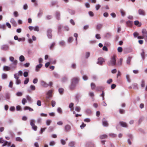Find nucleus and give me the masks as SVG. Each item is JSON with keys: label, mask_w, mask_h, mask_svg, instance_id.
I'll use <instances>...</instances> for the list:
<instances>
[{"label": "nucleus", "mask_w": 147, "mask_h": 147, "mask_svg": "<svg viewBox=\"0 0 147 147\" xmlns=\"http://www.w3.org/2000/svg\"><path fill=\"white\" fill-rule=\"evenodd\" d=\"M5 98L6 99H9L10 98V95L8 93H6L5 96Z\"/></svg>", "instance_id": "obj_48"}, {"label": "nucleus", "mask_w": 147, "mask_h": 147, "mask_svg": "<svg viewBox=\"0 0 147 147\" xmlns=\"http://www.w3.org/2000/svg\"><path fill=\"white\" fill-rule=\"evenodd\" d=\"M1 50L6 51L9 49V47L7 45L4 44L1 46Z\"/></svg>", "instance_id": "obj_6"}, {"label": "nucleus", "mask_w": 147, "mask_h": 147, "mask_svg": "<svg viewBox=\"0 0 147 147\" xmlns=\"http://www.w3.org/2000/svg\"><path fill=\"white\" fill-rule=\"evenodd\" d=\"M132 87L134 89H137L138 88V84L136 83H133L132 85Z\"/></svg>", "instance_id": "obj_25"}, {"label": "nucleus", "mask_w": 147, "mask_h": 147, "mask_svg": "<svg viewBox=\"0 0 147 147\" xmlns=\"http://www.w3.org/2000/svg\"><path fill=\"white\" fill-rule=\"evenodd\" d=\"M71 126L69 125H66L64 127L65 130L66 132H69L71 129Z\"/></svg>", "instance_id": "obj_10"}, {"label": "nucleus", "mask_w": 147, "mask_h": 147, "mask_svg": "<svg viewBox=\"0 0 147 147\" xmlns=\"http://www.w3.org/2000/svg\"><path fill=\"white\" fill-rule=\"evenodd\" d=\"M9 59L10 61L13 62V65H15V66L16 67L18 62L17 60L16 59L15 60L14 58L12 56H11L9 57Z\"/></svg>", "instance_id": "obj_5"}, {"label": "nucleus", "mask_w": 147, "mask_h": 147, "mask_svg": "<svg viewBox=\"0 0 147 147\" xmlns=\"http://www.w3.org/2000/svg\"><path fill=\"white\" fill-rule=\"evenodd\" d=\"M55 16L56 18V19L58 20H59L60 19V12L58 11H56L55 13Z\"/></svg>", "instance_id": "obj_13"}, {"label": "nucleus", "mask_w": 147, "mask_h": 147, "mask_svg": "<svg viewBox=\"0 0 147 147\" xmlns=\"http://www.w3.org/2000/svg\"><path fill=\"white\" fill-rule=\"evenodd\" d=\"M30 89L32 90L33 91L35 89V86L33 85H31L30 87Z\"/></svg>", "instance_id": "obj_64"}, {"label": "nucleus", "mask_w": 147, "mask_h": 147, "mask_svg": "<svg viewBox=\"0 0 147 147\" xmlns=\"http://www.w3.org/2000/svg\"><path fill=\"white\" fill-rule=\"evenodd\" d=\"M13 14L15 17H17L18 16V13L17 11H15L13 12Z\"/></svg>", "instance_id": "obj_55"}, {"label": "nucleus", "mask_w": 147, "mask_h": 147, "mask_svg": "<svg viewBox=\"0 0 147 147\" xmlns=\"http://www.w3.org/2000/svg\"><path fill=\"white\" fill-rule=\"evenodd\" d=\"M107 64L110 66H114L116 65V59L115 56H113L111 57L110 60L108 61Z\"/></svg>", "instance_id": "obj_2"}, {"label": "nucleus", "mask_w": 147, "mask_h": 147, "mask_svg": "<svg viewBox=\"0 0 147 147\" xmlns=\"http://www.w3.org/2000/svg\"><path fill=\"white\" fill-rule=\"evenodd\" d=\"M127 136L129 138V139H130L131 140H132L133 139V135L131 134H129L127 135Z\"/></svg>", "instance_id": "obj_50"}, {"label": "nucleus", "mask_w": 147, "mask_h": 147, "mask_svg": "<svg viewBox=\"0 0 147 147\" xmlns=\"http://www.w3.org/2000/svg\"><path fill=\"white\" fill-rule=\"evenodd\" d=\"M109 135L112 138H115L116 136V134L113 133H110Z\"/></svg>", "instance_id": "obj_54"}, {"label": "nucleus", "mask_w": 147, "mask_h": 147, "mask_svg": "<svg viewBox=\"0 0 147 147\" xmlns=\"http://www.w3.org/2000/svg\"><path fill=\"white\" fill-rule=\"evenodd\" d=\"M46 127H45L43 128H41L40 129V130L39 132V133L40 134H42L44 131L46 129Z\"/></svg>", "instance_id": "obj_37"}, {"label": "nucleus", "mask_w": 147, "mask_h": 147, "mask_svg": "<svg viewBox=\"0 0 147 147\" xmlns=\"http://www.w3.org/2000/svg\"><path fill=\"white\" fill-rule=\"evenodd\" d=\"M142 32L144 38H146L147 39V31L145 29H143Z\"/></svg>", "instance_id": "obj_9"}, {"label": "nucleus", "mask_w": 147, "mask_h": 147, "mask_svg": "<svg viewBox=\"0 0 147 147\" xmlns=\"http://www.w3.org/2000/svg\"><path fill=\"white\" fill-rule=\"evenodd\" d=\"M103 26V24H102L98 23L96 26V28L98 30H100Z\"/></svg>", "instance_id": "obj_17"}, {"label": "nucleus", "mask_w": 147, "mask_h": 147, "mask_svg": "<svg viewBox=\"0 0 147 147\" xmlns=\"http://www.w3.org/2000/svg\"><path fill=\"white\" fill-rule=\"evenodd\" d=\"M104 61V59L101 57L99 58L98 59V61L97 62V64L99 65H102Z\"/></svg>", "instance_id": "obj_14"}, {"label": "nucleus", "mask_w": 147, "mask_h": 147, "mask_svg": "<svg viewBox=\"0 0 147 147\" xmlns=\"http://www.w3.org/2000/svg\"><path fill=\"white\" fill-rule=\"evenodd\" d=\"M67 78L65 76L62 78L61 81L62 82H65L67 81Z\"/></svg>", "instance_id": "obj_47"}, {"label": "nucleus", "mask_w": 147, "mask_h": 147, "mask_svg": "<svg viewBox=\"0 0 147 147\" xmlns=\"http://www.w3.org/2000/svg\"><path fill=\"white\" fill-rule=\"evenodd\" d=\"M62 26L61 25H59L58 26V33L60 34L61 32V29Z\"/></svg>", "instance_id": "obj_34"}, {"label": "nucleus", "mask_w": 147, "mask_h": 147, "mask_svg": "<svg viewBox=\"0 0 147 147\" xmlns=\"http://www.w3.org/2000/svg\"><path fill=\"white\" fill-rule=\"evenodd\" d=\"M28 8V6L26 3L25 4L23 7V9L25 10H27Z\"/></svg>", "instance_id": "obj_62"}, {"label": "nucleus", "mask_w": 147, "mask_h": 147, "mask_svg": "<svg viewBox=\"0 0 147 147\" xmlns=\"http://www.w3.org/2000/svg\"><path fill=\"white\" fill-rule=\"evenodd\" d=\"M11 64L9 65L10 66V67L8 66H4L3 67V69L5 71H9L10 70L11 68L14 69L16 67L15 66H11Z\"/></svg>", "instance_id": "obj_7"}, {"label": "nucleus", "mask_w": 147, "mask_h": 147, "mask_svg": "<svg viewBox=\"0 0 147 147\" xmlns=\"http://www.w3.org/2000/svg\"><path fill=\"white\" fill-rule=\"evenodd\" d=\"M21 83V81L20 80L18 79H16V85L20 84Z\"/></svg>", "instance_id": "obj_45"}, {"label": "nucleus", "mask_w": 147, "mask_h": 147, "mask_svg": "<svg viewBox=\"0 0 147 147\" xmlns=\"http://www.w3.org/2000/svg\"><path fill=\"white\" fill-rule=\"evenodd\" d=\"M51 122V121L50 119H48L46 120V124L47 125L49 126V125Z\"/></svg>", "instance_id": "obj_39"}, {"label": "nucleus", "mask_w": 147, "mask_h": 147, "mask_svg": "<svg viewBox=\"0 0 147 147\" xmlns=\"http://www.w3.org/2000/svg\"><path fill=\"white\" fill-rule=\"evenodd\" d=\"M10 22L14 26H17L16 22L14 18H11L10 19Z\"/></svg>", "instance_id": "obj_18"}, {"label": "nucleus", "mask_w": 147, "mask_h": 147, "mask_svg": "<svg viewBox=\"0 0 147 147\" xmlns=\"http://www.w3.org/2000/svg\"><path fill=\"white\" fill-rule=\"evenodd\" d=\"M145 86V82L144 80H142L141 81V86L142 88H143Z\"/></svg>", "instance_id": "obj_33"}, {"label": "nucleus", "mask_w": 147, "mask_h": 147, "mask_svg": "<svg viewBox=\"0 0 147 147\" xmlns=\"http://www.w3.org/2000/svg\"><path fill=\"white\" fill-rule=\"evenodd\" d=\"M17 74H18L19 76H22L23 75V72L21 70H20L18 71Z\"/></svg>", "instance_id": "obj_58"}, {"label": "nucleus", "mask_w": 147, "mask_h": 147, "mask_svg": "<svg viewBox=\"0 0 147 147\" xmlns=\"http://www.w3.org/2000/svg\"><path fill=\"white\" fill-rule=\"evenodd\" d=\"M138 13L140 15L145 16L146 15V13L145 11L142 9H140L138 10Z\"/></svg>", "instance_id": "obj_11"}, {"label": "nucleus", "mask_w": 147, "mask_h": 147, "mask_svg": "<svg viewBox=\"0 0 147 147\" xmlns=\"http://www.w3.org/2000/svg\"><path fill=\"white\" fill-rule=\"evenodd\" d=\"M29 78H27L25 79L24 82V84H28L29 81Z\"/></svg>", "instance_id": "obj_41"}, {"label": "nucleus", "mask_w": 147, "mask_h": 147, "mask_svg": "<svg viewBox=\"0 0 147 147\" xmlns=\"http://www.w3.org/2000/svg\"><path fill=\"white\" fill-rule=\"evenodd\" d=\"M80 81V78L78 77H75L71 80V85L69 86L70 89H73L76 86Z\"/></svg>", "instance_id": "obj_1"}, {"label": "nucleus", "mask_w": 147, "mask_h": 147, "mask_svg": "<svg viewBox=\"0 0 147 147\" xmlns=\"http://www.w3.org/2000/svg\"><path fill=\"white\" fill-rule=\"evenodd\" d=\"M14 78L16 79H18L19 78V76L17 74V73H15L14 75Z\"/></svg>", "instance_id": "obj_44"}, {"label": "nucleus", "mask_w": 147, "mask_h": 147, "mask_svg": "<svg viewBox=\"0 0 147 147\" xmlns=\"http://www.w3.org/2000/svg\"><path fill=\"white\" fill-rule=\"evenodd\" d=\"M68 12L71 15H74L75 13V11L71 9H69Z\"/></svg>", "instance_id": "obj_27"}, {"label": "nucleus", "mask_w": 147, "mask_h": 147, "mask_svg": "<svg viewBox=\"0 0 147 147\" xmlns=\"http://www.w3.org/2000/svg\"><path fill=\"white\" fill-rule=\"evenodd\" d=\"M101 5L99 4H97L95 6V8L96 10H98L100 8Z\"/></svg>", "instance_id": "obj_52"}, {"label": "nucleus", "mask_w": 147, "mask_h": 147, "mask_svg": "<svg viewBox=\"0 0 147 147\" xmlns=\"http://www.w3.org/2000/svg\"><path fill=\"white\" fill-rule=\"evenodd\" d=\"M38 82V79L37 78H36L34 79L33 81V83L34 84H36Z\"/></svg>", "instance_id": "obj_63"}, {"label": "nucleus", "mask_w": 147, "mask_h": 147, "mask_svg": "<svg viewBox=\"0 0 147 147\" xmlns=\"http://www.w3.org/2000/svg\"><path fill=\"white\" fill-rule=\"evenodd\" d=\"M59 44L61 47L64 46L65 45V42L63 40H61L59 42Z\"/></svg>", "instance_id": "obj_24"}, {"label": "nucleus", "mask_w": 147, "mask_h": 147, "mask_svg": "<svg viewBox=\"0 0 147 147\" xmlns=\"http://www.w3.org/2000/svg\"><path fill=\"white\" fill-rule=\"evenodd\" d=\"M142 52L141 53L140 55L141 56L142 59L143 60H144L145 59V56H147L146 54H145L144 50V49H142Z\"/></svg>", "instance_id": "obj_12"}, {"label": "nucleus", "mask_w": 147, "mask_h": 147, "mask_svg": "<svg viewBox=\"0 0 147 147\" xmlns=\"http://www.w3.org/2000/svg\"><path fill=\"white\" fill-rule=\"evenodd\" d=\"M95 38L98 39H100L101 38L100 35L98 34H96L95 35Z\"/></svg>", "instance_id": "obj_60"}, {"label": "nucleus", "mask_w": 147, "mask_h": 147, "mask_svg": "<svg viewBox=\"0 0 147 147\" xmlns=\"http://www.w3.org/2000/svg\"><path fill=\"white\" fill-rule=\"evenodd\" d=\"M42 65L41 64H40L36 65L35 68V71H38L42 67Z\"/></svg>", "instance_id": "obj_19"}, {"label": "nucleus", "mask_w": 147, "mask_h": 147, "mask_svg": "<svg viewBox=\"0 0 147 147\" xmlns=\"http://www.w3.org/2000/svg\"><path fill=\"white\" fill-rule=\"evenodd\" d=\"M55 44V42H53L52 44H51L50 47V49H52V48L54 47V46Z\"/></svg>", "instance_id": "obj_49"}, {"label": "nucleus", "mask_w": 147, "mask_h": 147, "mask_svg": "<svg viewBox=\"0 0 147 147\" xmlns=\"http://www.w3.org/2000/svg\"><path fill=\"white\" fill-rule=\"evenodd\" d=\"M76 67V63H74L71 64V68L73 69H75Z\"/></svg>", "instance_id": "obj_51"}, {"label": "nucleus", "mask_w": 147, "mask_h": 147, "mask_svg": "<svg viewBox=\"0 0 147 147\" xmlns=\"http://www.w3.org/2000/svg\"><path fill=\"white\" fill-rule=\"evenodd\" d=\"M16 141L20 142H22L23 141L22 139L20 137H17L16 138Z\"/></svg>", "instance_id": "obj_40"}, {"label": "nucleus", "mask_w": 147, "mask_h": 147, "mask_svg": "<svg viewBox=\"0 0 147 147\" xmlns=\"http://www.w3.org/2000/svg\"><path fill=\"white\" fill-rule=\"evenodd\" d=\"M123 59L121 58L120 60L117 62V64L118 66H120L122 65V63Z\"/></svg>", "instance_id": "obj_35"}, {"label": "nucleus", "mask_w": 147, "mask_h": 147, "mask_svg": "<svg viewBox=\"0 0 147 147\" xmlns=\"http://www.w3.org/2000/svg\"><path fill=\"white\" fill-rule=\"evenodd\" d=\"M41 84L42 86L45 87H47L49 86V85H48V84L46 82L43 81H41Z\"/></svg>", "instance_id": "obj_21"}, {"label": "nucleus", "mask_w": 147, "mask_h": 147, "mask_svg": "<svg viewBox=\"0 0 147 147\" xmlns=\"http://www.w3.org/2000/svg\"><path fill=\"white\" fill-rule=\"evenodd\" d=\"M81 110V108L80 107H77L75 108V110L78 112H79Z\"/></svg>", "instance_id": "obj_57"}, {"label": "nucleus", "mask_w": 147, "mask_h": 147, "mask_svg": "<svg viewBox=\"0 0 147 147\" xmlns=\"http://www.w3.org/2000/svg\"><path fill=\"white\" fill-rule=\"evenodd\" d=\"M82 79L86 81L88 80V78L87 76L84 75L82 76Z\"/></svg>", "instance_id": "obj_59"}, {"label": "nucleus", "mask_w": 147, "mask_h": 147, "mask_svg": "<svg viewBox=\"0 0 147 147\" xmlns=\"http://www.w3.org/2000/svg\"><path fill=\"white\" fill-rule=\"evenodd\" d=\"M126 78L127 81L129 83L131 82V80L130 79V76L129 74H127L126 76Z\"/></svg>", "instance_id": "obj_30"}, {"label": "nucleus", "mask_w": 147, "mask_h": 147, "mask_svg": "<svg viewBox=\"0 0 147 147\" xmlns=\"http://www.w3.org/2000/svg\"><path fill=\"white\" fill-rule=\"evenodd\" d=\"M119 124L122 127H128L127 123L123 121H120L119 122Z\"/></svg>", "instance_id": "obj_15"}, {"label": "nucleus", "mask_w": 147, "mask_h": 147, "mask_svg": "<svg viewBox=\"0 0 147 147\" xmlns=\"http://www.w3.org/2000/svg\"><path fill=\"white\" fill-rule=\"evenodd\" d=\"M53 74L54 76L56 78H59L61 77L60 75L56 71H53Z\"/></svg>", "instance_id": "obj_16"}, {"label": "nucleus", "mask_w": 147, "mask_h": 147, "mask_svg": "<svg viewBox=\"0 0 147 147\" xmlns=\"http://www.w3.org/2000/svg\"><path fill=\"white\" fill-rule=\"evenodd\" d=\"M7 75L5 73H3L2 74V78L3 79H5L7 78Z\"/></svg>", "instance_id": "obj_31"}, {"label": "nucleus", "mask_w": 147, "mask_h": 147, "mask_svg": "<svg viewBox=\"0 0 147 147\" xmlns=\"http://www.w3.org/2000/svg\"><path fill=\"white\" fill-rule=\"evenodd\" d=\"M107 137V135L106 134H103L101 135L100 136V138L101 139H103Z\"/></svg>", "instance_id": "obj_36"}, {"label": "nucleus", "mask_w": 147, "mask_h": 147, "mask_svg": "<svg viewBox=\"0 0 147 147\" xmlns=\"http://www.w3.org/2000/svg\"><path fill=\"white\" fill-rule=\"evenodd\" d=\"M90 55V53L89 52H87L85 53V58L88 59Z\"/></svg>", "instance_id": "obj_43"}, {"label": "nucleus", "mask_w": 147, "mask_h": 147, "mask_svg": "<svg viewBox=\"0 0 147 147\" xmlns=\"http://www.w3.org/2000/svg\"><path fill=\"white\" fill-rule=\"evenodd\" d=\"M34 31L38 32L39 31V27L38 26H35L34 27Z\"/></svg>", "instance_id": "obj_46"}, {"label": "nucleus", "mask_w": 147, "mask_h": 147, "mask_svg": "<svg viewBox=\"0 0 147 147\" xmlns=\"http://www.w3.org/2000/svg\"><path fill=\"white\" fill-rule=\"evenodd\" d=\"M103 87L102 86H99L97 87L96 90L98 91H102V92H104L103 91Z\"/></svg>", "instance_id": "obj_29"}, {"label": "nucleus", "mask_w": 147, "mask_h": 147, "mask_svg": "<svg viewBox=\"0 0 147 147\" xmlns=\"http://www.w3.org/2000/svg\"><path fill=\"white\" fill-rule=\"evenodd\" d=\"M102 125L105 127H107L108 126L109 124L107 121L106 120L105 118H103L102 120Z\"/></svg>", "instance_id": "obj_8"}, {"label": "nucleus", "mask_w": 147, "mask_h": 147, "mask_svg": "<svg viewBox=\"0 0 147 147\" xmlns=\"http://www.w3.org/2000/svg\"><path fill=\"white\" fill-rule=\"evenodd\" d=\"M19 60L20 61L23 62L24 61L25 58L23 55H21L19 57Z\"/></svg>", "instance_id": "obj_32"}, {"label": "nucleus", "mask_w": 147, "mask_h": 147, "mask_svg": "<svg viewBox=\"0 0 147 147\" xmlns=\"http://www.w3.org/2000/svg\"><path fill=\"white\" fill-rule=\"evenodd\" d=\"M73 37H69L68 39V42L69 43H71L72 41Z\"/></svg>", "instance_id": "obj_61"}, {"label": "nucleus", "mask_w": 147, "mask_h": 147, "mask_svg": "<svg viewBox=\"0 0 147 147\" xmlns=\"http://www.w3.org/2000/svg\"><path fill=\"white\" fill-rule=\"evenodd\" d=\"M75 143L74 142H71L69 144V146L71 147H73Z\"/></svg>", "instance_id": "obj_42"}, {"label": "nucleus", "mask_w": 147, "mask_h": 147, "mask_svg": "<svg viewBox=\"0 0 147 147\" xmlns=\"http://www.w3.org/2000/svg\"><path fill=\"white\" fill-rule=\"evenodd\" d=\"M35 121L34 119H31L30 120V125L32 127V129L35 131H36L37 130V127L34 124Z\"/></svg>", "instance_id": "obj_3"}, {"label": "nucleus", "mask_w": 147, "mask_h": 147, "mask_svg": "<svg viewBox=\"0 0 147 147\" xmlns=\"http://www.w3.org/2000/svg\"><path fill=\"white\" fill-rule=\"evenodd\" d=\"M6 27L5 25V24H0V28H2L3 30H5Z\"/></svg>", "instance_id": "obj_53"}, {"label": "nucleus", "mask_w": 147, "mask_h": 147, "mask_svg": "<svg viewBox=\"0 0 147 147\" xmlns=\"http://www.w3.org/2000/svg\"><path fill=\"white\" fill-rule=\"evenodd\" d=\"M133 23V22L130 21H128L126 22V25L128 26H131L132 25Z\"/></svg>", "instance_id": "obj_26"}, {"label": "nucleus", "mask_w": 147, "mask_h": 147, "mask_svg": "<svg viewBox=\"0 0 147 147\" xmlns=\"http://www.w3.org/2000/svg\"><path fill=\"white\" fill-rule=\"evenodd\" d=\"M131 57H128L127 59L126 60V63L127 65H130L131 59Z\"/></svg>", "instance_id": "obj_23"}, {"label": "nucleus", "mask_w": 147, "mask_h": 147, "mask_svg": "<svg viewBox=\"0 0 147 147\" xmlns=\"http://www.w3.org/2000/svg\"><path fill=\"white\" fill-rule=\"evenodd\" d=\"M89 95L90 96L92 99L93 100V97L94 96V94L93 92H90L89 94Z\"/></svg>", "instance_id": "obj_56"}, {"label": "nucleus", "mask_w": 147, "mask_h": 147, "mask_svg": "<svg viewBox=\"0 0 147 147\" xmlns=\"http://www.w3.org/2000/svg\"><path fill=\"white\" fill-rule=\"evenodd\" d=\"M52 30L51 29L49 28L47 30V36L49 39H51L52 38Z\"/></svg>", "instance_id": "obj_4"}, {"label": "nucleus", "mask_w": 147, "mask_h": 147, "mask_svg": "<svg viewBox=\"0 0 147 147\" xmlns=\"http://www.w3.org/2000/svg\"><path fill=\"white\" fill-rule=\"evenodd\" d=\"M134 24L136 26H138V27H140L141 25V24H140L139 21L138 20H136L134 22Z\"/></svg>", "instance_id": "obj_28"}, {"label": "nucleus", "mask_w": 147, "mask_h": 147, "mask_svg": "<svg viewBox=\"0 0 147 147\" xmlns=\"http://www.w3.org/2000/svg\"><path fill=\"white\" fill-rule=\"evenodd\" d=\"M80 97V95L78 94H76L75 96V99L77 101H78L79 100V99Z\"/></svg>", "instance_id": "obj_38"}, {"label": "nucleus", "mask_w": 147, "mask_h": 147, "mask_svg": "<svg viewBox=\"0 0 147 147\" xmlns=\"http://www.w3.org/2000/svg\"><path fill=\"white\" fill-rule=\"evenodd\" d=\"M85 112L86 114L88 115H90L92 113V111L90 109H86Z\"/></svg>", "instance_id": "obj_22"}, {"label": "nucleus", "mask_w": 147, "mask_h": 147, "mask_svg": "<svg viewBox=\"0 0 147 147\" xmlns=\"http://www.w3.org/2000/svg\"><path fill=\"white\" fill-rule=\"evenodd\" d=\"M52 92H47L46 94V98L47 99H50L52 96Z\"/></svg>", "instance_id": "obj_20"}]
</instances>
